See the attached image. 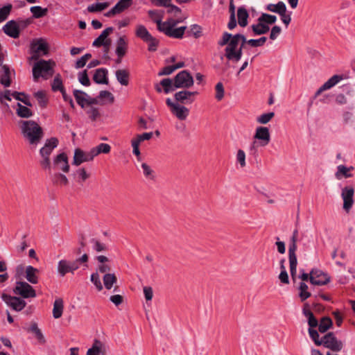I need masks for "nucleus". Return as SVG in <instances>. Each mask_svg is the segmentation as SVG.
<instances>
[{
    "label": "nucleus",
    "instance_id": "864d4df0",
    "mask_svg": "<svg viewBox=\"0 0 355 355\" xmlns=\"http://www.w3.org/2000/svg\"><path fill=\"white\" fill-rule=\"evenodd\" d=\"M13 98L16 100L21 101L27 106H31V103L28 96L26 95L24 92H17L15 91L13 92Z\"/></svg>",
    "mask_w": 355,
    "mask_h": 355
},
{
    "label": "nucleus",
    "instance_id": "603ef678",
    "mask_svg": "<svg viewBox=\"0 0 355 355\" xmlns=\"http://www.w3.org/2000/svg\"><path fill=\"white\" fill-rule=\"evenodd\" d=\"M35 96L38 102L40 107H44L47 104V98L44 90H38L35 94Z\"/></svg>",
    "mask_w": 355,
    "mask_h": 355
},
{
    "label": "nucleus",
    "instance_id": "412c9836",
    "mask_svg": "<svg viewBox=\"0 0 355 355\" xmlns=\"http://www.w3.org/2000/svg\"><path fill=\"white\" fill-rule=\"evenodd\" d=\"M90 161L91 158L89 157L87 153H85L83 150L80 148L75 149L72 164L75 166H79L83 162Z\"/></svg>",
    "mask_w": 355,
    "mask_h": 355
},
{
    "label": "nucleus",
    "instance_id": "69168bd1",
    "mask_svg": "<svg viewBox=\"0 0 355 355\" xmlns=\"http://www.w3.org/2000/svg\"><path fill=\"white\" fill-rule=\"evenodd\" d=\"M267 41V37L265 36L261 37L259 39H250L249 40V46L251 47L261 46Z\"/></svg>",
    "mask_w": 355,
    "mask_h": 355
},
{
    "label": "nucleus",
    "instance_id": "bf43d9fd",
    "mask_svg": "<svg viewBox=\"0 0 355 355\" xmlns=\"http://www.w3.org/2000/svg\"><path fill=\"white\" fill-rule=\"evenodd\" d=\"M78 80L85 87H89L90 85V80L86 69L78 73Z\"/></svg>",
    "mask_w": 355,
    "mask_h": 355
},
{
    "label": "nucleus",
    "instance_id": "c03bdc74",
    "mask_svg": "<svg viewBox=\"0 0 355 355\" xmlns=\"http://www.w3.org/2000/svg\"><path fill=\"white\" fill-rule=\"evenodd\" d=\"M308 288L309 287L306 283L303 282H300L299 286V297L302 302L305 301L311 296V293L308 291Z\"/></svg>",
    "mask_w": 355,
    "mask_h": 355
},
{
    "label": "nucleus",
    "instance_id": "a878e982",
    "mask_svg": "<svg viewBox=\"0 0 355 355\" xmlns=\"http://www.w3.org/2000/svg\"><path fill=\"white\" fill-rule=\"evenodd\" d=\"M127 49L128 44L125 37H120L116 41V48L115 50V53L119 59L123 58L125 56Z\"/></svg>",
    "mask_w": 355,
    "mask_h": 355
},
{
    "label": "nucleus",
    "instance_id": "a18cd8bd",
    "mask_svg": "<svg viewBox=\"0 0 355 355\" xmlns=\"http://www.w3.org/2000/svg\"><path fill=\"white\" fill-rule=\"evenodd\" d=\"M116 277L114 274L107 273L103 277V283L106 289L110 290L116 282Z\"/></svg>",
    "mask_w": 355,
    "mask_h": 355
},
{
    "label": "nucleus",
    "instance_id": "dca6fc26",
    "mask_svg": "<svg viewBox=\"0 0 355 355\" xmlns=\"http://www.w3.org/2000/svg\"><path fill=\"white\" fill-rule=\"evenodd\" d=\"M297 248V243H290L288 247V259L290 264L291 275L293 279L295 278L297 273V259L295 254Z\"/></svg>",
    "mask_w": 355,
    "mask_h": 355
},
{
    "label": "nucleus",
    "instance_id": "bb28decb",
    "mask_svg": "<svg viewBox=\"0 0 355 355\" xmlns=\"http://www.w3.org/2000/svg\"><path fill=\"white\" fill-rule=\"evenodd\" d=\"M26 275L25 277L28 282L33 284H35L38 283V275L39 273L38 269L34 268L32 266H28L26 268Z\"/></svg>",
    "mask_w": 355,
    "mask_h": 355
},
{
    "label": "nucleus",
    "instance_id": "774afa93",
    "mask_svg": "<svg viewBox=\"0 0 355 355\" xmlns=\"http://www.w3.org/2000/svg\"><path fill=\"white\" fill-rule=\"evenodd\" d=\"M167 8L166 12L168 14H172L174 13L176 16L177 15L182 12V10L178 6L171 3V2L168 3L167 6L165 7Z\"/></svg>",
    "mask_w": 355,
    "mask_h": 355
},
{
    "label": "nucleus",
    "instance_id": "f8f14e48",
    "mask_svg": "<svg viewBox=\"0 0 355 355\" xmlns=\"http://www.w3.org/2000/svg\"><path fill=\"white\" fill-rule=\"evenodd\" d=\"M330 276L321 270L312 269L310 272V282L313 285H326L330 282Z\"/></svg>",
    "mask_w": 355,
    "mask_h": 355
},
{
    "label": "nucleus",
    "instance_id": "37998d69",
    "mask_svg": "<svg viewBox=\"0 0 355 355\" xmlns=\"http://www.w3.org/2000/svg\"><path fill=\"white\" fill-rule=\"evenodd\" d=\"M332 324V320L329 317H323L318 324V331L320 333H325Z\"/></svg>",
    "mask_w": 355,
    "mask_h": 355
},
{
    "label": "nucleus",
    "instance_id": "ea45409f",
    "mask_svg": "<svg viewBox=\"0 0 355 355\" xmlns=\"http://www.w3.org/2000/svg\"><path fill=\"white\" fill-rule=\"evenodd\" d=\"M243 49L244 48H241V46H240L239 48L234 50L225 55L226 58L234 62H238L241 59Z\"/></svg>",
    "mask_w": 355,
    "mask_h": 355
},
{
    "label": "nucleus",
    "instance_id": "49530a36",
    "mask_svg": "<svg viewBox=\"0 0 355 355\" xmlns=\"http://www.w3.org/2000/svg\"><path fill=\"white\" fill-rule=\"evenodd\" d=\"M144 175L146 179L154 181L155 179V171L146 163H142L141 165Z\"/></svg>",
    "mask_w": 355,
    "mask_h": 355
},
{
    "label": "nucleus",
    "instance_id": "393cba45",
    "mask_svg": "<svg viewBox=\"0 0 355 355\" xmlns=\"http://www.w3.org/2000/svg\"><path fill=\"white\" fill-rule=\"evenodd\" d=\"M325 92L326 90H317L309 103V106L313 103V101L315 100H318L324 103H329L332 100L333 96L327 94Z\"/></svg>",
    "mask_w": 355,
    "mask_h": 355
},
{
    "label": "nucleus",
    "instance_id": "7ed1b4c3",
    "mask_svg": "<svg viewBox=\"0 0 355 355\" xmlns=\"http://www.w3.org/2000/svg\"><path fill=\"white\" fill-rule=\"evenodd\" d=\"M53 73L51 60H40L33 67V76L35 82H38L40 78L47 80L53 76Z\"/></svg>",
    "mask_w": 355,
    "mask_h": 355
},
{
    "label": "nucleus",
    "instance_id": "c9c22d12",
    "mask_svg": "<svg viewBox=\"0 0 355 355\" xmlns=\"http://www.w3.org/2000/svg\"><path fill=\"white\" fill-rule=\"evenodd\" d=\"M116 77L121 85L128 86L129 83V72L127 70L118 69L116 71Z\"/></svg>",
    "mask_w": 355,
    "mask_h": 355
},
{
    "label": "nucleus",
    "instance_id": "f704fd0d",
    "mask_svg": "<svg viewBox=\"0 0 355 355\" xmlns=\"http://www.w3.org/2000/svg\"><path fill=\"white\" fill-rule=\"evenodd\" d=\"M88 255L86 253H84L80 257L76 259V260L69 261L71 273L73 274L75 270H78L80 263H87L88 261Z\"/></svg>",
    "mask_w": 355,
    "mask_h": 355
},
{
    "label": "nucleus",
    "instance_id": "c756f323",
    "mask_svg": "<svg viewBox=\"0 0 355 355\" xmlns=\"http://www.w3.org/2000/svg\"><path fill=\"white\" fill-rule=\"evenodd\" d=\"M265 9L279 15L283 13L284 11H287L286 6L283 1H279L276 4L269 3L266 6Z\"/></svg>",
    "mask_w": 355,
    "mask_h": 355
},
{
    "label": "nucleus",
    "instance_id": "58836bf2",
    "mask_svg": "<svg viewBox=\"0 0 355 355\" xmlns=\"http://www.w3.org/2000/svg\"><path fill=\"white\" fill-rule=\"evenodd\" d=\"M17 114L21 118H29L33 115L32 111L26 106L22 105L19 103H17Z\"/></svg>",
    "mask_w": 355,
    "mask_h": 355
},
{
    "label": "nucleus",
    "instance_id": "4be33fe9",
    "mask_svg": "<svg viewBox=\"0 0 355 355\" xmlns=\"http://www.w3.org/2000/svg\"><path fill=\"white\" fill-rule=\"evenodd\" d=\"M251 29L253 36L262 35L266 34L270 31V26H267L263 21H258L257 24L251 25L248 30Z\"/></svg>",
    "mask_w": 355,
    "mask_h": 355
},
{
    "label": "nucleus",
    "instance_id": "4468645a",
    "mask_svg": "<svg viewBox=\"0 0 355 355\" xmlns=\"http://www.w3.org/2000/svg\"><path fill=\"white\" fill-rule=\"evenodd\" d=\"M52 169L61 170L64 173L69 171V164L68 162V157L65 153H62L57 155L53 159L51 164Z\"/></svg>",
    "mask_w": 355,
    "mask_h": 355
},
{
    "label": "nucleus",
    "instance_id": "a19ab883",
    "mask_svg": "<svg viewBox=\"0 0 355 355\" xmlns=\"http://www.w3.org/2000/svg\"><path fill=\"white\" fill-rule=\"evenodd\" d=\"M13 98V92L10 90H0V103L7 107H9L8 102L11 101Z\"/></svg>",
    "mask_w": 355,
    "mask_h": 355
},
{
    "label": "nucleus",
    "instance_id": "052dcab7",
    "mask_svg": "<svg viewBox=\"0 0 355 355\" xmlns=\"http://www.w3.org/2000/svg\"><path fill=\"white\" fill-rule=\"evenodd\" d=\"M275 116L273 112L264 113L257 118V122L261 124L268 123Z\"/></svg>",
    "mask_w": 355,
    "mask_h": 355
},
{
    "label": "nucleus",
    "instance_id": "3c124183",
    "mask_svg": "<svg viewBox=\"0 0 355 355\" xmlns=\"http://www.w3.org/2000/svg\"><path fill=\"white\" fill-rule=\"evenodd\" d=\"M239 44V40H237L235 35H232V37L230 39V42L228 43V46H227L225 49V56L228 53H231L234 50L238 49V45Z\"/></svg>",
    "mask_w": 355,
    "mask_h": 355
},
{
    "label": "nucleus",
    "instance_id": "20e7f679",
    "mask_svg": "<svg viewBox=\"0 0 355 355\" xmlns=\"http://www.w3.org/2000/svg\"><path fill=\"white\" fill-rule=\"evenodd\" d=\"M135 35L144 42L148 43V51L155 52L157 51L159 41L149 33L145 26L138 25L135 31Z\"/></svg>",
    "mask_w": 355,
    "mask_h": 355
},
{
    "label": "nucleus",
    "instance_id": "f03ea898",
    "mask_svg": "<svg viewBox=\"0 0 355 355\" xmlns=\"http://www.w3.org/2000/svg\"><path fill=\"white\" fill-rule=\"evenodd\" d=\"M59 141L56 137H51L46 140L44 146L40 150L41 159L40 164L41 167L51 173L52 166L50 159V155L53 150L58 146Z\"/></svg>",
    "mask_w": 355,
    "mask_h": 355
},
{
    "label": "nucleus",
    "instance_id": "473e14b6",
    "mask_svg": "<svg viewBox=\"0 0 355 355\" xmlns=\"http://www.w3.org/2000/svg\"><path fill=\"white\" fill-rule=\"evenodd\" d=\"M51 181L53 184H60L62 185H67L69 183L68 179L65 175L60 173H52L49 172Z\"/></svg>",
    "mask_w": 355,
    "mask_h": 355
},
{
    "label": "nucleus",
    "instance_id": "5701e85b",
    "mask_svg": "<svg viewBox=\"0 0 355 355\" xmlns=\"http://www.w3.org/2000/svg\"><path fill=\"white\" fill-rule=\"evenodd\" d=\"M238 24L241 27H245L248 24L249 12L244 6L237 9Z\"/></svg>",
    "mask_w": 355,
    "mask_h": 355
},
{
    "label": "nucleus",
    "instance_id": "6ab92c4d",
    "mask_svg": "<svg viewBox=\"0 0 355 355\" xmlns=\"http://www.w3.org/2000/svg\"><path fill=\"white\" fill-rule=\"evenodd\" d=\"M197 92H190L189 90H180L175 94V103L188 104L193 101V96L197 94Z\"/></svg>",
    "mask_w": 355,
    "mask_h": 355
},
{
    "label": "nucleus",
    "instance_id": "de8ad7c7",
    "mask_svg": "<svg viewBox=\"0 0 355 355\" xmlns=\"http://www.w3.org/2000/svg\"><path fill=\"white\" fill-rule=\"evenodd\" d=\"M132 4V0H119L114 6L117 13L119 14L128 8Z\"/></svg>",
    "mask_w": 355,
    "mask_h": 355
},
{
    "label": "nucleus",
    "instance_id": "e2e57ef3",
    "mask_svg": "<svg viewBox=\"0 0 355 355\" xmlns=\"http://www.w3.org/2000/svg\"><path fill=\"white\" fill-rule=\"evenodd\" d=\"M308 331H309L310 338L313 340L314 343L317 346L322 345V343H321L322 338L320 339V336H319L318 331L317 330H315L314 329H311V328H309Z\"/></svg>",
    "mask_w": 355,
    "mask_h": 355
},
{
    "label": "nucleus",
    "instance_id": "8fccbe9b",
    "mask_svg": "<svg viewBox=\"0 0 355 355\" xmlns=\"http://www.w3.org/2000/svg\"><path fill=\"white\" fill-rule=\"evenodd\" d=\"M161 87L162 89H173L174 83L171 78H164L159 83L155 84L154 89H161Z\"/></svg>",
    "mask_w": 355,
    "mask_h": 355
},
{
    "label": "nucleus",
    "instance_id": "6e6552de",
    "mask_svg": "<svg viewBox=\"0 0 355 355\" xmlns=\"http://www.w3.org/2000/svg\"><path fill=\"white\" fill-rule=\"evenodd\" d=\"M174 87L189 88L193 84V78L190 73L186 70L179 72L174 78Z\"/></svg>",
    "mask_w": 355,
    "mask_h": 355
},
{
    "label": "nucleus",
    "instance_id": "13d9d810",
    "mask_svg": "<svg viewBox=\"0 0 355 355\" xmlns=\"http://www.w3.org/2000/svg\"><path fill=\"white\" fill-rule=\"evenodd\" d=\"M90 243L93 244V249L97 252H104L107 250V245L103 243H101L96 239H92L90 240Z\"/></svg>",
    "mask_w": 355,
    "mask_h": 355
},
{
    "label": "nucleus",
    "instance_id": "9b49d317",
    "mask_svg": "<svg viewBox=\"0 0 355 355\" xmlns=\"http://www.w3.org/2000/svg\"><path fill=\"white\" fill-rule=\"evenodd\" d=\"M354 189L353 186H346L342 189L341 198L343 200V209L346 212H349L354 205Z\"/></svg>",
    "mask_w": 355,
    "mask_h": 355
},
{
    "label": "nucleus",
    "instance_id": "680f3d73",
    "mask_svg": "<svg viewBox=\"0 0 355 355\" xmlns=\"http://www.w3.org/2000/svg\"><path fill=\"white\" fill-rule=\"evenodd\" d=\"M98 97L102 99L104 103H112L114 102V96L107 90H101Z\"/></svg>",
    "mask_w": 355,
    "mask_h": 355
},
{
    "label": "nucleus",
    "instance_id": "9d476101",
    "mask_svg": "<svg viewBox=\"0 0 355 355\" xmlns=\"http://www.w3.org/2000/svg\"><path fill=\"white\" fill-rule=\"evenodd\" d=\"M166 105L170 107L171 112L180 120H185L189 115V110L186 107L175 103L171 98L166 100Z\"/></svg>",
    "mask_w": 355,
    "mask_h": 355
},
{
    "label": "nucleus",
    "instance_id": "cd10ccee",
    "mask_svg": "<svg viewBox=\"0 0 355 355\" xmlns=\"http://www.w3.org/2000/svg\"><path fill=\"white\" fill-rule=\"evenodd\" d=\"M1 70L2 74L1 75L0 83L4 87H8L11 84L10 67L7 64H3L1 67Z\"/></svg>",
    "mask_w": 355,
    "mask_h": 355
},
{
    "label": "nucleus",
    "instance_id": "6e6d98bb",
    "mask_svg": "<svg viewBox=\"0 0 355 355\" xmlns=\"http://www.w3.org/2000/svg\"><path fill=\"white\" fill-rule=\"evenodd\" d=\"M12 6L10 3H8L0 8V19L2 21H4L8 17Z\"/></svg>",
    "mask_w": 355,
    "mask_h": 355
},
{
    "label": "nucleus",
    "instance_id": "ddd939ff",
    "mask_svg": "<svg viewBox=\"0 0 355 355\" xmlns=\"http://www.w3.org/2000/svg\"><path fill=\"white\" fill-rule=\"evenodd\" d=\"M1 298L8 306L11 307L15 311H21L26 305L25 300L19 297H14L3 293L1 295Z\"/></svg>",
    "mask_w": 355,
    "mask_h": 355
},
{
    "label": "nucleus",
    "instance_id": "39448f33",
    "mask_svg": "<svg viewBox=\"0 0 355 355\" xmlns=\"http://www.w3.org/2000/svg\"><path fill=\"white\" fill-rule=\"evenodd\" d=\"M49 44L43 39H33L30 44V53L32 54L31 59L37 60L41 55L49 54Z\"/></svg>",
    "mask_w": 355,
    "mask_h": 355
},
{
    "label": "nucleus",
    "instance_id": "e433bc0d",
    "mask_svg": "<svg viewBox=\"0 0 355 355\" xmlns=\"http://www.w3.org/2000/svg\"><path fill=\"white\" fill-rule=\"evenodd\" d=\"M30 10L33 14V17L35 19H40L48 14L49 10L47 8H42L40 6H34L31 7Z\"/></svg>",
    "mask_w": 355,
    "mask_h": 355
},
{
    "label": "nucleus",
    "instance_id": "a211bd4d",
    "mask_svg": "<svg viewBox=\"0 0 355 355\" xmlns=\"http://www.w3.org/2000/svg\"><path fill=\"white\" fill-rule=\"evenodd\" d=\"M254 139L259 140L260 145L262 146L268 145L270 141L269 129L263 126L257 127L254 135Z\"/></svg>",
    "mask_w": 355,
    "mask_h": 355
},
{
    "label": "nucleus",
    "instance_id": "72a5a7b5",
    "mask_svg": "<svg viewBox=\"0 0 355 355\" xmlns=\"http://www.w3.org/2000/svg\"><path fill=\"white\" fill-rule=\"evenodd\" d=\"M58 272L60 277H64L67 273L71 272L69 261L62 259L58 263Z\"/></svg>",
    "mask_w": 355,
    "mask_h": 355
},
{
    "label": "nucleus",
    "instance_id": "0e129e2a",
    "mask_svg": "<svg viewBox=\"0 0 355 355\" xmlns=\"http://www.w3.org/2000/svg\"><path fill=\"white\" fill-rule=\"evenodd\" d=\"M188 35H193L195 38H199L202 35V28L198 24L191 26V30L187 32Z\"/></svg>",
    "mask_w": 355,
    "mask_h": 355
},
{
    "label": "nucleus",
    "instance_id": "338daca9",
    "mask_svg": "<svg viewBox=\"0 0 355 355\" xmlns=\"http://www.w3.org/2000/svg\"><path fill=\"white\" fill-rule=\"evenodd\" d=\"M91 282L95 285L98 291H101L103 289V285L98 272L92 274Z\"/></svg>",
    "mask_w": 355,
    "mask_h": 355
},
{
    "label": "nucleus",
    "instance_id": "c85d7f7f",
    "mask_svg": "<svg viewBox=\"0 0 355 355\" xmlns=\"http://www.w3.org/2000/svg\"><path fill=\"white\" fill-rule=\"evenodd\" d=\"M114 31V28L110 26L103 30L99 36L94 40L92 43L93 46L100 47L104 44V41L107 39L108 35Z\"/></svg>",
    "mask_w": 355,
    "mask_h": 355
},
{
    "label": "nucleus",
    "instance_id": "4c0bfd02",
    "mask_svg": "<svg viewBox=\"0 0 355 355\" xmlns=\"http://www.w3.org/2000/svg\"><path fill=\"white\" fill-rule=\"evenodd\" d=\"M110 6L108 2H96L89 5L87 10L89 12H101Z\"/></svg>",
    "mask_w": 355,
    "mask_h": 355
},
{
    "label": "nucleus",
    "instance_id": "b1692460",
    "mask_svg": "<svg viewBox=\"0 0 355 355\" xmlns=\"http://www.w3.org/2000/svg\"><path fill=\"white\" fill-rule=\"evenodd\" d=\"M108 71L105 68H99L96 70L93 76L94 81L97 84H107Z\"/></svg>",
    "mask_w": 355,
    "mask_h": 355
},
{
    "label": "nucleus",
    "instance_id": "2eb2a0df",
    "mask_svg": "<svg viewBox=\"0 0 355 355\" xmlns=\"http://www.w3.org/2000/svg\"><path fill=\"white\" fill-rule=\"evenodd\" d=\"M73 95L78 103L81 107H85L86 105H92L98 103L96 98H92L82 90H73Z\"/></svg>",
    "mask_w": 355,
    "mask_h": 355
},
{
    "label": "nucleus",
    "instance_id": "79ce46f5",
    "mask_svg": "<svg viewBox=\"0 0 355 355\" xmlns=\"http://www.w3.org/2000/svg\"><path fill=\"white\" fill-rule=\"evenodd\" d=\"M277 17L273 15L268 13H262L261 16L257 19L258 21H263L267 26L272 25L277 21Z\"/></svg>",
    "mask_w": 355,
    "mask_h": 355
},
{
    "label": "nucleus",
    "instance_id": "0eeeda50",
    "mask_svg": "<svg viewBox=\"0 0 355 355\" xmlns=\"http://www.w3.org/2000/svg\"><path fill=\"white\" fill-rule=\"evenodd\" d=\"M13 292L15 295H19L23 298L36 297V292L35 289L26 282H17L16 286L13 289Z\"/></svg>",
    "mask_w": 355,
    "mask_h": 355
},
{
    "label": "nucleus",
    "instance_id": "2f4dec72",
    "mask_svg": "<svg viewBox=\"0 0 355 355\" xmlns=\"http://www.w3.org/2000/svg\"><path fill=\"white\" fill-rule=\"evenodd\" d=\"M28 331L33 333L40 343L44 344L45 343L44 336L41 330L38 328L36 322H33L31 324L30 327L28 329Z\"/></svg>",
    "mask_w": 355,
    "mask_h": 355
},
{
    "label": "nucleus",
    "instance_id": "5fc2aeb1",
    "mask_svg": "<svg viewBox=\"0 0 355 355\" xmlns=\"http://www.w3.org/2000/svg\"><path fill=\"white\" fill-rule=\"evenodd\" d=\"M184 21V19L182 18H178V19H173V18H168L166 21H162L161 20V24H162L164 28H174L178 24L182 23Z\"/></svg>",
    "mask_w": 355,
    "mask_h": 355
},
{
    "label": "nucleus",
    "instance_id": "aec40b11",
    "mask_svg": "<svg viewBox=\"0 0 355 355\" xmlns=\"http://www.w3.org/2000/svg\"><path fill=\"white\" fill-rule=\"evenodd\" d=\"M348 76L345 73L334 75L323 85L320 86L318 89H331L338 83H339L341 80H346Z\"/></svg>",
    "mask_w": 355,
    "mask_h": 355
},
{
    "label": "nucleus",
    "instance_id": "1a4fd4ad",
    "mask_svg": "<svg viewBox=\"0 0 355 355\" xmlns=\"http://www.w3.org/2000/svg\"><path fill=\"white\" fill-rule=\"evenodd\" d=\"M322 345L334 352H340L343 348V343L338 340L333 332H329L322 338Z\"/></svg>",
    "mask_w": 355,
    "mask_h": 355
},
{
    "label": "nucleus",
    "instance_id": "4d7b16f0",
    "mask_svg": "<svg viewBox=\"0 0 355 355\" xmlns=\"http://www.w3.org/2000/svg\"><path fill=\"white\" fill-rule=\"evenodd\" d=\"M102 343L101 341L95 340L92 347L87 352V355H100Z\"/></svg>",
    "mask_w": 355,
    "mask_h": 355
},
{
    "label": "nucleus",
    "instance_id": "f257e3e1",
    "mask_svg": "<svg viewBox=\"0 0 355 355\" xmlns=\"http://www.w3.org/2000/svg\"><path fill=\"white\" fill-rule=\"evenodd\" d=\"M21 133L31 145L37 146L42 139V128L34 121H23L21 125Z\"/></svg>",
    "mask_w": 355,
    "mask_h": 355
},
{
    "label": "nucleus",
    "instance_id": "09e8293b",
    "mask_svg": "<svg viewBox=\"0 0 355 355\" xmlns=\"http://www.w3.org/2000/svg\"><path fill=\"white\" fill-rule=\"evenodd\" d=\"M354 169V166L347 167L345 165H339L338 166V171L336 173V176L337 178H339V173H341L345 178H352L353 175L352 173H349V172Z\"/></svg>",
    "mask_w": 355,
    "mask_h": 355
},
{
    "label": "nucleus",
    "instance_id": "f3484780",
    "mask_svg": "<svg viewBox=\"0 0 355 355\" xmlns=\"http://www.w3.org/2000/svg\"><path fill=\"white\" fill-rule=\"evenodd\" d=\"M2 31L6 35L14 39L18 38L21 33L19 24L14 19L8 21L3 26Z\"/></svg>",
    "mask_w": 355,
    "mask_h": 355
},
{
    "label": "nucleus",
    "instance_id": "7c9ffc66",
    "mask_svg": "<svg viewBox=\"0 0 355 355\" xmlns=\"http://www.w3.org/2000/svg\"><path fill=\"white\" fill-rule=\"evenodd\" d=\"M62 298H58L53 303V316L55 319L60 318L63 313L64 304Z\"/></svg>",
    "mask_w": 355,
    "mask_h": 355
},
{
    "label": "nucleus",
    "instance_id": "423d86ee",
    "mask_svg": "<svg viewBox=\"0 0 355 355\" xmlns=\"http://www.w3.org/2000/svg\"><path fill=\"white\" fill-rule=\"evenodd\" d=\"M161 19H162V15H159L158 19H154V22L157 24V28L159 32L164 33L166 36L171 38H183L185 31L187 28L186 26L178 28H164V26L161 24Z\"/></svg>",
    "mask_w": 355,
    "mask_h": 355
}]
</instances>
